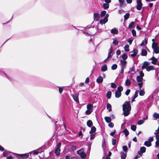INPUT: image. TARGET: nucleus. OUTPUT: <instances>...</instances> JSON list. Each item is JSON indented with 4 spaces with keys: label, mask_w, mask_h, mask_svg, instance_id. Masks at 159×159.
Listing matches in <instances>:
<instances>
[{
    "label": "nucleus",
    "mask_w": 159,
    "mask_h": 159,
    "mask_svg": "<svg viewBox=\"0 0 159 159\" xmlns=\"http://www.w3.org/2000/svg\"><path fill=\"white\" fill-rule=\"evenodd\" d=\"M112 43L114 44L116 46L118 44V42L117 40L115 39L113 40Z\"/></svg>",
    "instance_id": "69168bd1"
},
{
    "label": "nucleus",
    "mask_w": 159,
    "mask_h": 159,
    "mask_svg": "<svg viewBox=\"0 0 159 159\" xmlns=\"http://www.w3.org/2000/svg\"><path fill=\"white\" fill-rule=\"evenodd\" d=\"M131 32H132V35L134 37H135V36H136V32L135 30H134V29L132 30Z\"/></svg>",
    "instance_id": "bf43d9fd"
},
{
    "label": "nucleus",
    "mask_w": 159,
    "mask_h": 159,
    "mask_svg": "<svg viewBox=\"0 0 159 159\" xmlns=\"http://www.w3.org/2000/svg\"><path fill=\"white\" fill-rule=\"evenodd\" d=\"M130 14L129 13H127L124 16V18L125 20H127Z\"/></svg>",
    "instance_id": "37998d69"
},
{
    "label": "nucleus",
    "mask_w": 159,
    "mask_h": 159,
    "mask_svg": "<svg viewBox=\"0 0 159 159\" xmlns=\"http://www.w3.org/2000/svg\"><path fill=\"white\" fill-rule=\"evenodd\" d=\"M131 129L134 131H135L136 129V126L135 125H132L131 126Z\"/></svg>",
    "instance_id": "49530a36"
},
{
    "label": "nucleus",
    "mask_w": 159,
    "mask_h": 159,
    "mask_svg": "<svg viewBox=\"0 0 159 159\" xmlns=\"http://www.w3.org/2000/svg\"><path fill=\"white\" fill-rule=\"evenodd\" d=\"M107 98L108 99L111 98V92L110 91L107 92Z\"/></svg>",
    "instance_id": "cd10ccee"
},
{
    "label": "nucleus",
    "mask_w": 159,
    "mask_h": 159,
    "mask_svg": "<svg viewBox=\"0 0 159 159\" xmlns=\"http://www.w3.org/2000/svg\"><path fill=\"white\" fill-rule=\"evenodd\" d=\"M117 66L116 64H113L111 67V69L112 70H115L117 68Z\"/></svg>",
    "instance_id": "de8ad7c7"
},
{
    "label": "nucleus",
    "mask_w": 159,
    "mask_h": 159,
    "mask_svg": "<svg viewBox=\"0 0 159 159\" xmlns=\"http://www.w3.org/2000/svg\"><path fill=\"white\" fill-rule=\"evenodd\" d=\"M122 57L123 60H125L127 58L128 56L126 53H124L122 55Z\"/></svg>",
    "instance_id": "ea45409f"
},
{
    "label": "nucleus",
    "mask_w": 159,
    "mask_h": 159,
    "mask_svg": "<svg viewBox=\"0 0 159 159\" xmlns=\"http://www.w3.org/2000/svg\"><path fill=\"white\" fill-rule=\"evenodd\" d=\"M93 125L92 121L90 120H88L87 122V125L89 127H92Z\"/></svg>",
    "instance_id": "5701e85b"
},
{
    "label": "nucleus",
    "mask_w": 159,
    "mask_h": 159,
    "mask_svg": "<svg viewBox=\"0 0 159 159\" xmlns=\"http://www.w3.org/2000/svg\"><path fill=\"white\" fill-rule=\"evenodd\" d=\"M147 54V52L146 50L143 49L142 50L141 55L142 56H146Z\"/></svg>",
    "instance_id": "b1692460"
},
{
    "label": "nucleus",
    "mask_w": 159,
    "mask_h": 159,
    "mask_svg": "<svg viewBox=\"0 0 159 159\" xmlns=\"http://www.w3.org/2000/svg\"><path fill=\"white\" fill-rule=\"evenodd\" d=\"M99 14L98 13H94L93 14V18L94 20L98 21L99 18Z\"/></svg>",
    "instance_id": "9d476101"
},
{
    "label": "nucleus",
    "mask_w": 159,
    "mask_h": 159,
    "mask_svg": "<svg viewBox=\"0 0 159 159\" xmlns=\"http://www.w3.org/2000/svg\"><path fill=\"white\" fill-rule=\"evenodd\" d=\"M123 87L121 86H120L118 87L117 91L121 92L123 90Z\"/></svg>",
    "instance_id": "79ce46f5"
},
{
    "label": "nucleus",
    "mask_w": 159,
    "mask_h": 159,
    "mask_svg": "<svg viewBox=\"0 0 159 159\" xmlns=\"http://www.w3.org/2000/svg\"><path fill=\"white\" fill-rule=\"evenodd\" d=\"M90 134V139H93L95 137V135L96 133H92V134Z\"/></svg>",
    "instance_id": "864d4df0"
},
{
    "label": "nucleus",
    "mask_w": 159,
    "mask_h": 159,
    "mask_svg": "<svg viewBox=\"0 0 159 159\" xmlns=\"http://www.w3.org/2000/svg\"><path fill=\"white\" fill-rule=\"evenodd\" d=\"M121 95V93L120 92H119L116 90L115 92V96L116 98H120Z\"/></svg>",
    "instance_id": "2eb2a0df"
},
{
    "label": "nucleus",
    "mask_w": 159,
    "mask_h": 159,
    "mask_svg": "<svg viewBox=\"0 0 159 159\" xmlns=\"http://www.w3.org/2000/svg\"><path fill=\"white\" fill-rule=\"evenodd\" d=\"M96 130V129L94 126L91 127V130L89 132V134L95 133V132Z\"/></svg>",
    "instance_id": "aec40b11"
},
{
    "label": "nucleus",
    "mask_w": 159,
    "mask_h": 159,
    "mask_svg": "<svg viewBox=\"0 0 159 159\" xmlns=\"http://www.w3.org/2000/svg\"><path fill=\"white\" fill-rule=\"evenodd\" d=\"M111 87L113 88H115L116 87V85L115 83H112L111 84Z\"/></svg>",
    "instance_id": "0e129e2a"
},
{
    "label": "nucleus",
    "mask_w": 159,
    "mask_h": 159,
    "mask_svg": "<svg viewBox=\"0 0 159 159\" xmlns=\"http://www.w3.org/2000/svg\"><path fill=\"white\" fill-rule=\"evenodd\" d=\"M123 132L125 134V136L126 137L129 134V132L128 130L126 129H125L124 130Z\"/></svg>",
    "instance_id": "58836bf2"
},
{
    "label": "nucleus",
    "mask_w": 159,
    "mask_h": 159,
    "mask_svg": "<svg viewBox=\"0 0 159 159\" xmlns=\"http://www.w3.org/2000/svg\"><path fill=\"white\" fill-rule=\"evenodd\" d=\"M130 91L131 90L130 89H127V90L125 92V95H128L129 94V93L130 92Z\"/></svg>",
    "instance_id": "338daca9"
},
{
    "label": "nucleus",
    "mask_w": 159,
    "mask_h": 159,
    "mask_svg": "<svg viewBox=\"0 0 159 159\" xmlns=\"http://www.w3.org/2000/svg\"><path fill=\"white\" fill-rule=\"evenodd\" d=\"M113 52L112 50V46H111L108 51V56L107 57V58H111L112 55H113V54L112 53Z\"/></svg>",
    "instance_id": "6e6552de"
},
{
    "label": "nucleus",
    "mask_w": 159,
    "mask_h": 159,
    "mask_svg": "<svg viewBox=\"0 0 159 159\" xmlns=\"http://www.w3.org/2000/svg\"><path fill=\"white\" fill-rule=\"evenodd\" d=\"M136 9L138 10H140L142 8L143 4L142 3L141 0H137Z\"/></svg>",
    "instance_id": "39448f33"
},
{
    "label": "nucleus",
    "mask_w": 159,
    "mask_h": 159,
    "mask_svg": "<svg viewBox=\"0 0 159 159\" xmlns=\"http://www.w3.org/2000/svg\"><path fill=\"white\" fill-rule=\"evenodd\" d=\"M154 69V66L152 65L148 66L146 67V70L148 71H149L151 70H153Z\"/></svg>",
    "instance_id": "f3484780"
},
{
    "label": "nucleus",
    "mask_w": 159,
    "mask_h": 159,
    "mask_svg": "<svg viewBox=\"0 0 159 159\" xmlns=\"http://www.w3.org/2000/svg\"><path fill=\"white\" fill-rule=\"evenodd\" d=\"M73 99L76 102H79L78 97L76 95H74L73 96Z\"/></svg>",
    "instance_id": "4c0bfd02"
},
{
    "label": "nucleus",
    "mask_w": 159,
    "mask_h": 159,
    "mask_svg": "<svg viewBox=\"0 0 159 159\" xmlns=\"http://www.w3.org/2000/svg\"><path fill=\"white\" fill-rule=\"evenodd\" d=\"M121 154V159H125L127 156V154L126 153H124L123 152H120Z\"/></svg>",
    "instance_id": "4be33fe9"
},
{
    "label": "nucleus",
    "mask_w": 159,
    "mask_h": 159,
    "mask_svg": "<svg viewBox=\"0 0 159 159\" xmlns=\"http://www.w3.org/2000/svg\"><path fill=\"white\" fill-rule=\"evenodd\" d=\"M129 45L128 44H126L125 45L124 49L125 51L127 52H129Z\"/></svg>",
    "instance_id": "c03bdc74"
},
{
    "label": "nucleus",
    "mask_w": 159,
    "mask_h": 159,
    "mask_svg": "<svg viewBox=\"0 0 159 159\" xmlns=\"http://www.w3.org/2000/svg\"><path fill=\"white\" fill-rule=\"evenodd\" d=\"M106 121L107 123H109L111 121V119L110 117L106 116L104 118Z\"/></svg>",
    "instance_id": "bb28decb"
},
{
    "label": "nucleus",
    "mask_w": 159,
    "mask_h": 159,
    "mask_svg": "<svg viewBox=\"0 0 159 159\" xmlns=\"http://www.w3.org/2000/svg\"><path fill=\"white\" fill-rule=\"evenodd\" d=\"M143 80V78L140 77L139 76H137L136 77V80L138 82H142Z\"/></svg>",
    "instance_id": "7c9ffc66"
},
{
    "label": "nucleus",
    "mask_w": 159,
    "mask_h": 159,
    "mask_svg": "<svg viewBox=\"0 0 159 159\" xmlns=\"http://www.w3.org/2000/svg\"><path fill=\"white\" fill-rule=\"evenodd\" d=\"M149 59L152 60V61L151 63L154 65H156L158 61L157 59L156 58L153 56Z\"/></svg>",
    "instance_id": "1a4fd4ad"
},
{
    "label": "nucleus",
    "mask_w": 159,
    "mask_h": 159,
    "mask_svg": "<svg viewBox=\"0 0 159 159\" xmlns=\"http://www.w3.org/2000/svg\"><path fill=\"white\" fill-rule=\"evenodd\" d=\"M131 84V82L130 80L127 79L125 81V84L126 86H129Z\"/></svg>",
    "instance_id": "e433bc0d"
},
{
    "label": "nucleus",
    "mask_w": 159,
    "mask_h": 159,
    "mask_svg": "<svg viewBox=\"0 0 159 159\" xmlns=\"http://www.w3.org/2000/svg\"><path fill=\"white\" fill-rule=\"evenodd\" d=\"M120 5L121 7H124L126 6V4L125 2L124 1L120 3Z\"/></svg>",
    "instance_id": "3c124183"
},
{
    "label": "nucleus",
    "mask_w": 159,
    "mask_h": 159,
    "mask_svg": "<svg viewBox=\"0 0 159 159\" xmlns=\"http://www.w3.org/2000/svg\"><path fill=\"white\" fill-rule=\"evenodd\" d=\"M106 11H102L100 14V16L101 17H103L106 14Z\"/></svg>",
    "instance_id": "603ef678"
},
{
    "label": "nucleus",
    "mask_w": 159,
    "mask_h": 159,
    "mask_svg": "<svg viewBox=\"0 0 159 159\" xmlns=\"http://www.w3.org/2000/svg\"><path fill=\"white\" fill-rule=\"evenodd\" d=\"M123 150L125 152H126L128 151V148L126 146L124 145L122 147Z\"/></svg>",
    "instance_id": "13d9d810"
},
{
    "label": "nucleus",
    "mask_w": 159,
    "mask_h": 159,
    "mask_svg": "<svg viewBox=\"0 0 159 159\" xmlns=\"http://www.w3.org/2000/svg\"><path fill=\"white\" fill-rule=\"evenodd\" d=\"M108 21V20L105 18H104L103 19H101L100 20V23L101 24H105Z\"/></svg>",
    "instance_id": "a878e982"
},
{
    "label": "nucleus",
    "mask_w": 159,
    "mask_h": 159,
    "mask_svg": "<svg viewBox=\"0 0 159 159\" xmlns=\"http://www.w3.org/2000/svg\"><path fill=\"white\" fill-rule=\"evenodd\" d=\"M153 117L156 119L159 118V114L156 113H154L153 115Z\"/></svg>",
    "instance_id": "a18cd8bd"
},
{
    "label": "nucleus",
    "mask_w": 159,
    "mask_h": 159,
    "mask_svg": "<svg viewBox=\"0 0 159 159\" xmlns=\"http://www.w3.org/2000/svg\"><path fill=\"white\" fill-rule=\"evenodd\" d=\"M153 53H155L156 54H158L159 53V48L157 47L156 48H154L153 49Z\"/></svg>",
    "instance_id": "c756f323"
},
{
    "label": "nucleus",
    "mask_w": 159,
    "mask_h": 159,
    "mask_svg": "<svg viewBox=\"0 0 159 159\" xmlns=\"http://www.w3.org/2000/svg\"><path fill=\"white\" fill-rule=\"evenodd\" d=\"M111 32L113 34H117L118 33V32L116 29L114 28L111 30Z\"/></svg>",
    "instance_id": "393cba45"
},
{
    "label": "nucleus",
    "mask_w": 159,
    "mask_h": 159,
    "mask_svg": "<svg viewBox=\"0 0 159 159\" xmlns=\"http://www.w3.org/2000/svg\"><path fill=\"white\" fill-rule=\"evenodd\" d=\"M61 143H59L57 144L56 148L55 151V153L57 155H58L60 154V148L61 147Z\"/></svg>",
    "instance_id": "7ed1b4c3"
},
{
    "label": "nucleus",
    "mask_w": 159,
    "mask_h": 159,
    "mask_svg": "<svg viewBox=\"0 0 159 159\" xmlns=\"http://www.w3.org/2000/svg\"><path fill=\"white\" fill-rule=\"evenodd\" d=\"M92 143V141L90 142L89 143L87 144V145L88 146V150H89V151H90V150Z\"/></svg>",
    "instance_id": "4d7b16f0"
},
{
    "label": "nucleus",
    "mask_w": 159,
    "mask_h": 159,
    "mask_svg": "<svg viewBox=\"0 0 159 159\" xmlns=\"http://www.w3.org/2000/svg\"><path fill=\"white\" fill-rule=\"evenodd\" d=\"M135 24L134 22L133 21L130 23L129 25V28L131 29L133 28Z\"/></svg>",
    "instance_id": "f704fd0d"
},
{
    "label": "nucleus",
    "mask_w": 159,
    "mask_h": 159,
    "mask_svg": "<svg viewBox=\"0 0 159 159\" xmlns=\"http://www.w3.org/2000/svg\"><path fill=\"white\" fill-rule=\"evenodd\" d=\"M107 107L109 111H111V106L110 103H108L107 104Z\"/></svg>",
    "instance_id": "72a5a7b5"
},
{
    "label": "nucleus",
    "mask_w": 159,
    "mask_h": 159,
    "mask_svg": "<svg viewBox=\"0 0 159 159\" xmlns=\"http://www.w3.org/2000/svg\"><path fill=\"white\" fill-rule=\"evenodd\" d=\"M42 148H41V151H39V152H38V151H34L33 152V154H35V155H37L39 153H41V152H43V150H42Z\"/></svg>",
    "instance_id": "e2e57ef3"
},
{
    "label": "nucleus",
    "mask_w": 159,
    "mask_h": 159,
    "mask_svg": "<svg viewBox=\"0 0 159 159\" xmlns=\"http://www.w3.org/2000/svg\"><path fill=\"white\" fill-rule=\"evenodd\" d=\"M103 78L100 76H99L96 80V82L98 84L102 83L103 82Z\"/></svg>",
    "instance_id": "4468645a"
},
{
    "label": "nucleus",
    "mask_w": 159,
    "mask_h": 159,
    "mask_svg": "<svg viewBox=\"0 0 159 159\" xmlns=\"http://www.w3.org/2000/svg\"><path fill=\"white\" fill-rule=\"evenodd\" d=\"M138 96V92L137 91H136L134 93V95L132 97V102H133L135 101V99Z\"/></svg>",
    "instance_id": "dca6fc26"
},
{
    "label": "nucleus",
    "mask_w": 159,
    "mask_h": 159,
    "mask_svg": "<svg viewBox=\"0 0 159 159\" xmlns=\"http://www.w3.org/2000/svg\"><path fill=\"white\" fill-rule=\"evenodd\" d=\"M93 111V110L87 109L85 112L86 115H89Z\"/></svg>",
    "instance_id": "8fccbe9b"
},
{
    "label": "nucleus",
    "mask_w": 159,
    "mask_h": 159,
    "mask_svg": "<svg viewBox=\"0 0 159 159\" xmlns=\"http://www.w3.org/2000/svg\"><path fill=\"white\" fill-rule=\"evenodd\" d=\"M116 139H114V138H113L112 139V144L113 145H115L116 142Z\"/></svg>",
    "instance_id": "680f3d73"
},
{
    "label": "nucleus",
    "mask_w": 159,
    "mask_h": 159,
    "mask_svg": "<svg viewBox=\"0 0 159 159\" xmlns=\"http://www.w3.org/2000/svg\"><path fill=\"white\" fill-rule=\"evenodd\" d=\"M146 148L144 147H142L140 148V150L138 152V154L140 156H141L143 153L146 152Z\"/></svg>",
    "instance_id": "0eeeda50"
},
{
    "label": "nucleus",
    "mask_w": 159,
    "mask_h": 159,
    "mask_svg": "<svg viewBox=\"0 0 159 159\" xmlns=\"http://www.w3.org/2000/svg\"><path fill=\"white\" fill-rule=\"evenodd\" d=\"M148 41L147 40H146L145 39L143 40L142 41V43H141L140 45L141 46L144 45L146 44L147 43Z\"/></svg>",
    "instance_id": "c9c22d12"
},
{
    "label": "nucleus",
    "mask_w": 159,
    "mask_h": 159,
    "mask_svg": "<svg viewBox=\"0 0 159 159\" xmlns=\"http://www.w3.org/2000/svg\"><path fill=\"white\" fill-rule=\"evenodd\" d=\"M102 147L104 151L106 149V144L105 140L104 138H103L102 143Z\"/></svg>",
    "instance_id": "9b49d317"
},
{
    "label": "nucleus",
    "mask_w": 159,
    "mask_h": 159,
    "mask_svg": "<svg viewBox=\"0 0 159 159\" xmlns=\"http://www.w3.org/2000/svg\"><path fill=\"white\" fill-rule=\"evenodd\" d=\"M149 63L147 61H145L143 63V65L142 66V69H143L146 68L149 65Z\"/></svg>",
    "instance_id": "f8f14e48"
},
{
    "label": "nucleus",
    "mask_w": 159,
    "mask_h": 159,
    "mask_svg": "<svg viewBox=\"0 0 159 159\" xmlns=\"http://www.w3.org/2000/svg\"><path fill=\"white\" fill-rule=\"evenodd\" d=\"M0 75L3 76V75H5V76H6L8 79V80L11 82H12V78L10 77H9L7 76V74L4 72H1L0 71Z\"/></svg>",
    "instance_id": "ddd939ff"
},
{
    "label": "nucleus",
    "mask_w": 159,
    "mask_h": 159,
    "mask_svg": "<svg viewBox=\"0 0 159 159\" xmlns=\"http://www.w3.org/2000/svg\"><path fill=\"white\" fill-rule=\"evenodd\" d=\"M93 105L91 104H89L87 105V109L90 110H93Z\"/></svg>",
    "instance_id": "c85d7f7f"
},
{
    "label": "nucleus",
    "mask_w": 159,
    "mask_h": 159,
    "mask_svg": "<svg viewBox=\"0 0 159 159\" xmlns=\"http://www.w3.org/2000/svg\"><path fill=\"white\" fill-rule=\"evenodd\" d=\"M103 8L105 9H107L109 7V4L107 3H104L103 4Z\"/></svg>",
    "instance_id": "2f4dec72"
},
{
    "label": "nucleus",
    "mask_w": 159,
    "mask_h": 159,
    "mask_svg": "<svg viewBox=\"0 0 159 159\" xmlns=\"http://www.w3.org/2000/svg\"><path fill=\"white\" fill-rule=\"evenodd\" d=\"M66 159H79L76 157H70L68 156H66Z\"/></svg>",
    "instance_id": "09e8293b"
},
{
    "label": "nucleus",
    "mask_w": 159,
    "mask_h": 159,
    "mask_svg": "<svg viewBox=\"0 0 159 159\" xmlns=\"http://www.w3.org/2000/svg\"><path fill=\"white\" fill-rule=\"evenodd\" d=\"M144 121L143 120H140L138 121V124L139 125H141L143 124Z\"/></svg>",
    "instance_id": "6e6d98bb"
},
{
    "label": "nucleus",
    "mask_w": 159,
    "mask_h": 159,
    "mask_svg": "<svg viewBox=\"0 0 159 159\" xmlns=\"http://www.w3.org/2000/svg\"><path fill=\"white\" fill-rule=\"evenodd\" d=\"M157 43L156 42H154L152 44V48L153 49L154 48H156L157 47H158L157 46Z\"/></svg>",
    "instance_id": "a19ab883"
},
{
    "label": "nucleus",
    "mask_w": 159,
    "mask_h": 159,
    "mask_svg": "<svg viewBox=\"0 0 159 159\" xmlns=\"http://www.w3.org/2000/svg\"><path fill=\"white\" fill-rule=\"evenodd\" d=\"M11 153L14 154V153L10 152L7 151H5L3 152V156L4 157H6L7 155H11Z\"/></svg>",
    "instance_id": "412c9836"
},
{
    "label": "nucleus",
    "mask_w": 159,
    "mask_h": 159,
    "mask_svg": "<svg viewBox=\"0 0 159 159\" xmlns=\"http://www.w3.org/2000/svg\"><path fill=\"white\" fill-rule=\"evenodd\" d=\"M145 93L144 91H143V90H141L139 92V94L140 96H143L144 95Z\"/></svg>",
    "instance_id": "5fc2aeb1"
},
{
    "label": "nucleus",
    "mask_w": 159,
    "mask_h": 159,
    "mask_svg": "<svg viewBox=\"0 0 159 159\" xmlns=\"http://www.w3.org/2000/svg\"><path fill=\"white\" fill-rule=\"evenodd\" d=\"M159 146V140H157L155 143V147Z\"/></svg>",
    "instance_id": "774afa93"
},
{
    "label": "nucleus",
    "mask_w": 159,
    "mask_h": 159,
    "mask_svg": "<svg viewBox=\"0 0 159 159\" xmlns=\"http://www.w3.org/2000/svg\"><path fill=\"white\" fill-rule=\"evenodd\" d=\"M107 65L106 64H104L102 65V66L101 68V70L102 71L104 72L106 71L107 70Z\"/></svg>",
    "instance_id": "a211bd4d"
},
{
    "label": "nucleus",
    "mask_w": 159,
    "mask_h": 159,
    "mask_svg": "<svg viewBox=\"0 0 159 159\" xmlns=\"http://www.w3.org/2000/svg\"><path fill=\"white\" fill-rule=\"evenodd\" d=\"M123 113L125 116H128L129 114L131 107L129 102H125L122 105Z\"/></svg>",
    "instance_id": "f257e3e1"
},
{
    "label": "nucleus",
    "mask_w": 159,
    "mask_h": 159,
    "mask_svg": "<svg viewBox=\"0 0 159 159\" xmlns=\"http://www.w3.org/2000/svg\"><path fill=\"white\" fill-rule=\"evenodd\" d=\"M77 153L80 155V157L83 159H84L86 157L85 153L83 152V150L81 149L77 151Z\"/></svg>",
    "instance_id": "f03ea898"
},
{
    "label": "nucleus",
    "mask_w": 159,
    "mask_h": 159,
    "mask_svg": "<svg viewBox=\"0 0 159 159\" xmlns=\"http://www.w3.org/2000/svg\"><path fill=\"white\" fill-rule=\"evenodd\" d=\"M138 53V50L137 49H134L133 51L129 52L130 55L132 57H135Z\"/></svg>",
    "instance_id": "20e7f679"
},
{
    "label": "nucleus",
    "mask_w": 159,
    "mask_h": 159,
    "mask_svg": "<svg viewBox=\"0 0 159 159\" xmlns=\"http://www.w3.org/2000/svg\"><path fill=\"white\" fill-rule=\"evenodd\" d=\"M144 145L147 147H149L151 146L152 143L150 141H146L144 142Z\"/></svg>",
    "instance_id": "6ab92c4d"
},
{
    "label": "nucleus",
    "mask_w": 159,
    "mask_h": 159,
    "mask_svg": "<svg viewBox=\"0 0 159 159\" xmlns=\"http://www.w3.org/2000/svg\"><path fill=\"white\" fill-rule=\"evenodd\" d=\"M134 69H135V66H134V64L133 67L130 69V70H129V72H135V70H134Z\"/></svg>",
    "instance_id": "052dcab7"
},
{
    "label": "nucleus",
    "mask_w": 159,
    "mask_h": 159,
    "mask_svg": "<svg viewBox=\"0 0 159 159\" xmlns=\"http://www.w3.org/2000/svg\"><path fill=\"white\" fill-rule=\"evenodd\" d=\"M15 155L17 157H20L23 159L27 158H28L29 156V153H27L23 154H17L16 153Z\"/></svg>",
    "instance_id": "423d86ee"
},
{
    "label": "nucleus",
    "mask_w": 159,
    "mask_h": 159,
    "mask_svg": "<svg viewBox=\"0 0 159 159\" xmlns=\"http://www.w3.org/2000/svg\"><path fill=\"white\" fill-rule=\"evenodd\" d=\"M120 61L122 66H125L127 64V61L123 60H120Z\"/></svg>",
    "instance_id": "473e14b6"
}]
</instances>
